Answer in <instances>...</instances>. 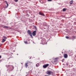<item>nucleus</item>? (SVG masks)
Listing matches in <instances>:
<instances>
[{"mask_svg":"<svg viewBox=\"0 0 76 76\" xmlns=\"http://www.w3.org/2000/svg\"><path fill=\"white\" fill-rule=\"evenodd\" d=\"M36 32H37V31H35L34 32H33L32 34L33 35V36H34H34H35V35H36Z\"/></svg>","mask_w":76,"mask_h":76,"instance_id":"nucleus-5","label":"nucleus"},{"mask_svg":"<svg viewBox=\"0 0 76 76\" xmlns=\"http://www.w3.org/2000/svg\"><path fill=\"white\" fill-rule=\"evenodd\" d=\"M3 38H4V39H7V37H6L5 36H4Z\"/></svg>","mask_w":76,"mask_h":76,"instance_id":"nucleus-17","label":"nucleus"},{"mask_svg":"<svg viewBox=\"0 0 76 76\" xmlns=\"http://www.w3.org/2000/svg\"><path fill=\"white\" fill-rule=\"evenodd\" d=\"M53 73L51 71H48L47 72V74L48 75H50L51 74Z\"/></svg>","mask_w":76,"mask_h":76,"instance_id":"nucleus-6","label":"nucleus"},{"mask_svg":"<svg viewBox=\"0 0 76 76\" xmlns=\"http://www.w3.org/2000/svg\"><path fill=\"white\" fill-rule=\"evenodd\" d=\"M17 55H18V54H17Z\"/></svg>","mask_w":76,"mask_h":76,"instance_id":"nucleus-25","label":"nucleus"},{"mask_svg":"<svg viewBox=\"0 0 76 76\" xmlns=\"http://www.w3.org/2000/svg\"><path fill=\"white\" fill-rule=\"evenodd\" d=\"M28 34L30 36V37H31L32 38H33V37H32V34L31 33V31L30 30H28Z\"/></svg>","mask_w":76,"mask_h":76,"instance_id":"nucleus-3","label":"nucleus"},{"mask_svg":"<svg viewBox=\"0 0 76 76\" xmlns=\"http://www.w3.org/2000/svg\"><path fill=\"white\" fill-rule=\"evenodd\" d=\"M15 2H17L18 1V0H15Z\"/></svg>","mask_w":76,"mask_h":76,"instance_id":"nucleus-20","label":"nucleus"},{"mask_svg":"<svg viewBox=\"0 0 76 76\" xmlns=\"http://www.w3.org/2000/svg\"><path fill=\"white\" fill-rule=\"evenodd\" d=\"M5 3H6L7 5V6L6 7H8V6H9V4H8V3H7V2L6 1H5Z\"/></svg>","mask_w":76,"mask_h":76,"instance_id":"nucleus-13","label":"nucleus"},{"mask_svg":"<svg viewBox=\"0 0 76 76\" xmlns=\"http://www.w3.org/2000/svg\"><path fill=\"white\" fill-rule=\"evenodd\" d=\"M73 0H72L70 1V4H73Z\"/></svg>","mask_w":76,"mask_h":76,"instance_id":"nucleus-11","label":"nucleus"},{"mask_svg":"<svg viewBox=\"0 0 76 76\" xmlns=\"http://www.w3.org/2000/svg\"><path fill=\"white\" fill-rule=\"evenodd\" d=\"M24 42L25 44H27V41H24Z\"/></svg>","mask_w":76,"mask_h":76,"instance_id":"nucleus-18","label":"nucleus"},{"mask_svg":"<svg viewBox=\"0 0 76 76\" xmlns=\"http://www.w3.org/2000/svg\"><path fill=\"white\" fill-rule=\"evenodd\" d=\"M66 39H68V38H69V37L67 36H66Z\"/></svg>","mask_w":76,"mask_h":76,"instance_id":"nucleus-19","label":"nucleus"},{"mask_svg":"<svg viewBox=\"0 0 76 76\" xmlns=\"http://www.w3.org/2000/svg\"><path fill=\"white\" fill-rule=\"evenodd\" d=\"M21 64H23V63H21Z\"/></svg>","mask_w":76,"mask_h":76,"instance_id":"nucleus-23","label":"nucleus"},{"mask_svg":"<svg viewBox=\"0 0 76 76\" xmlns=\"http://www.w3.org/2000/svg\"><path fill=\"white\" fill-rule=\"evenodd\" d=\"M49 65V64H46L44 65H43V67H44V69H45V68H46V67H48V66Z\"/></svg>","mask_w":76,"mask_h":76,"instance_id":"nucleus-7","label":"nucleus"},{"mask_svg":"<svg viewBox=\"0 0 76 76\" xmlns=\"http://www.w3.org/2000/svg\"><path fill=\"white\" fill-rule=\"evenodd\" d=\"M7 67L9 68L7 70V71H8V72H10L11 71H12L14 69L13 66H12L7 65Z\"/></svg>","mask_w":76,"mask_h":76,"instance_id":"nucleus-1","label":"nucleus"},{"mask_svg":"<svg viewBox=\"0 0 76 76\" xmlns=\"http://www.w3.org/2000/svg\"><path fill=\"white\" fill-rule=\"evenodd\" d=\"M63 11L64 12V11H66V9L65 8H64L63 10Z\"/></svg>","mask_w":76,"mask_h":76,"instance_id":"nucleus-16","label":"nucleus"},{"mask_svg":"<svg viewBox=\"0 0 76 76\" xmlns=\"http://www.w3.org/2000/svg\"><path fill=\"white\" fill-rule=\"evenodd\" d=\"M39 14L40 15H42V16H45V15L43 13H42L41 12H39Z\"/></svg>","mask_w":76,"mask_h":76,"instance_id":"nucleus-10","label":"nucleus"},{"mask_svg":"<svg viewBox=\"0 0 76 76\" xmlns=\"http://www.w3.org/2000/svg\"><path fill=\"white\" fill-rule=\"evenodd\" d=\"M39 66V64L37 63L36 65V67H38V66Z\"/></svg>","mask_w":76,"mask_h":76,"instance_id":"nucleus-14","label":"nucleus"},{"mask_svg":"<svg viewBox=\"0 0 76 76\" xmlns=\"http://www.w3.org/2000/svg\"><path fill=\"white\" fill-rule=\"evenodd\" d=\"M5 41H6V40L5 39H3L2 42H5Z\"/></svg>","mask_w":76,"mask_h":76,"instance_id":"nucleus-15","label":"nucleus"},{"mask_svg":"<svg viewBox=\"0 0 76 76\" xmlns=\"http://www.w3.org/2000/svg\"><path fill=\"white\" fill-rule=\"evenodd\" d=\"M42 44H46L47 43V42H46V40L45 39H42Z\"/></svg>","mask_w":76,"mask_h":76,"instance_id":"nucleus-4","label":"nucleus"},{"mask_svg":"<svg viewBox=\"0 0 76 76\" xmlns=\"http://www.w3.org/2000/svg\"><path fill=\"white\" fill-rule=\"evenodd\" d=\"M35 27L36 28V26H35Z\"/></svg>","mask_w":76,"mask_h":76,"instance_id":"nucleus-24","label":"nucleus"},{"mask_svg":"<svg viewBox=\"0 0 76 76\" xmlns=\"http://www.w3.org/2000/svg\"><path fill=\"white\" fill-rule=\"evenodd\" d=\"M3 27L4 28H9V27L8 26H3Z\"/></svg>","mask_w":76,"mask_h":76,"instance_id":"nucleus-12","label":"nucleus"},{"mask_svg":"<svg viewBox=\"0 0 76 76\" xmlns=\"http://www.w3.org/2000/svg\"><path fill=\"white\" fill-rule=\"evenodd\" d=\"M1 56H0V58H1Z\"/></svg>","mask_w":76,"mask_h":76,"instance_id":"nucleus-22","label":"nucleus"},{"mask_svg":"<svg viewBox=\"0 0 76 76\" xmlns=\"http://www.w3.org/2000/svg\"><path fill=\"white\" fill-rule=\"evenodd\" d=\"M48 1H52V0H48Z\"/></svg>","mask_w":76,"mask_h":76,"instance_id":"nucleus-21","label":"nucleus"},{"mask_svg":"<svg viewBox=\"0 0 76 76\" xmlns=\"http://www.w3.org/2000/svg\"><path fill=\"white\" fill-rule=\"evenodd\" d=\"M31 63H32V62H27L25 64V66L26 68H27L28 66V64H29V65H31Z\"/></svg>","mask_w":76,"mask_h":76,"instance_id":"nucleus-2","label":"nucleus"},{"mask_svg":"<svg viewBox=\"0 0 76 76\" xmlns=\"http://www.w3.org/2000/svg\"><path fill=\"white\" fill-rule=\"evenodd\" d=\"M64 58H67V54H64Z\"/></svg>","mask_w":76,"mask_h":76,"instance_id":"nucleus-8","label":"nucleus"},{"mask_svg":"<svg viewBox=\"0 0 76 76\" xmlns=\"http://www.w3.org/2000/svg\"><path fill=\"white\" fill-rule=\"evenodd\" d=\"M53 59L54 60V61L55 62H56V61H57V58H53Z\"/></svg>","mask_w":76,"mask_h":76,"instance_id":"nucleus-9","label":"nucleus"}]
</instances>
